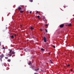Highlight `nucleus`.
I'll list each match as a JSON object with an SVG mask.
<instances>
[{
    "mask_svg": "<svg viewBox=\"0 0 74 74\" xmlns=\"http://www.w3.org/2000/svg\"><path fill=\"white\" fill-rule=\"evenodd\" d=\"M15 52H14V51H12V50H10V51L9 53L8 54V56L10 57H11V56H12V55H13V54H15Z\"/></svg>",
    "mask_w": 74,
    "mask_h": 74,
    "instance_id": "obj_1",
    "label": "nucleus"
},
{
    "mask_svg": "<svg viewBox=\"0 0 74 74\" xmlns=\"http://www.w3.org/2000/svg\"><path fill=\"white\" fill-rule=\"evenodd\" d=\"M0 57H1V59H3V57H4V55L2 54L1 55H0Z\"/></svg>",
    "mask_w": 74,
    "mask_h": 74,
    "instance_id": "obj_2",
    "label": "nucleus"
},
{
    "mask_svg": "<svg viewBox=\"0 0 74 74\" xmlns=\"http://www.w3.org/2000/svg\"><path fill=\"white\" fill-rule=\"evenodd\" d=\"M64 26V25L63 24H62L60 25V27L62 28V27H63Z\"/></svg>",
    "mask_w": 74,
    "mask_h": 74,
    "instance_id": "obj_3",
    "label": "nucleus"
},
{
    "mask_svg": "<svg viewBox=\"0 0 74 74\" xmlns=\"http://www.w3.org/2000/svg\"><path fill=\"white\" fill-rule=\"evenodd\" d=\"M43 38L44 42H46V41H47V39H46V38L45 37H44Z\"/></svg>",
    "mask_w": 74,
    "mask_h": 74,
    "instance_id": "obj_4",
    "label": "nucleus"
},
{
    "mask_svg": "<svg viewBox=\"0 0 74 74\" xmlns=\"http://www.w3.org/2000/svg\"><path fill=\"white\" fill-rule=\"evenodd\" d=\"M18 10H22V8L21 7H18Z\"/></svg>",
    "mask_w": 74,
    "mask_h": 74,
    "instance_id": "obj_5",
    "label": "nucleus"
},
{
    "mask_svg": "<svg viewBox=\"0 0 74 74\" xmlns=\"http://www.w3.org/2000/svg\"><path fill=\"white\" fill-rule=\"evenodd\" d=\"M30 29H31V30H34V28L33 27H31Z\"/></svg>",
    "mask_w": 74,
    "mask_h": 74,
    "instance_id": "obj_6",
    "label": "nucleus"
},
{
    "mask_svg": "<svg viewBox=\"0 0 74 74\" xmlns=\"http://www.w3.org/2000/svg\"><path fill=\"white\" fill-rule=\"evenodd\" d=\"M41 51H45V50L43 48H41Z\"/></svg>",
    "mask_w": 74,
    "mask_h": 74,
    "instance_id": "obj_7",
    "label": "nucleus"
},
{
    "mask_svg": "<svg viewBox=\"0 0 74 74\" xmlns=\"http://www.w3.org/2000/svg\"><path fill=\"white\" fill-rule=\"evenodd\" d=\"M8 62H10L11 61V60L10 59H9L8 60Z\"/></svg>",
    "mask_w": 74,
    "mask_h": 74,
    "instance_id": "obj_8",
    "label": "nucleus"
},
{
    "mask_svg": "<svg viewBox=\"0 0 74 74\" xmlns=\"http://www.w3.org/2000/svg\"><path fill=\"white\" fill-rule=\"evenodd\" d=\"M11 37L12 38H14V36L12 35V36H11Z\"/></svg>",
    "mask_w": 74,
    "mask_h": 74,
    "instance_id": "obj_9",
    "label": "nucleus"
},
{
    "mask_svg": "<svg viewBox=\"0 0 74 74\" xmlns=\"http://www.w3.org/2000/svg\"><path fill=\"white\" fill-rule=\"evenodd\" d=\"M71 23H70L68 25V26H71Z\"/></svg>",
    "mask_w": 74,
    "mask_h": 74,
    "instance_id": "obj_10",
    "label": "nucleus"
},
{
    "mask_svg": "<svg viewBox=\"0 0 74 74\" xmlns=\"http://www.w3.org/2000/svg\"><path fill=\"white\" fill-rule=\"evenodd\" d=\"M20 13H23V12H24V11H20Z\"/></svg>",
    "mask_w": 74,
    "mask_h": 74,
    "instance_id": "obj_11",
    "label": "nucleus"
},
{
    "mask_svg": "<svg viewBox=\"0 0 74 74\" xmlns=\"http://www.w3.org/2000/svg\"><path fill=\"white\" fill-rule=\"evenodd\" d=\"M37 17H38V19H40V16H39V15Z\"/></svg>",
    "mask_w": 74,
    "mask_h": 74,
    "instance_id": "obj_12",
    "label": "nucleus"
},
{
    "mask_svg": "<svg viewBox=\"0 0 74 74\" xmlns=\"http://www.w3.org/2000/svg\"><path fill=\"white\" fill-rule=\"evenodd\" d=\"M50 62L51 63H53V62H52V61H51V60H50Z\"/></svg>",
    "mask_w": 74,
    "mask_h": 74,
    "instance_id": "obj_13",
    "label": "nucleus"
},
{
    "mask_svg": "<svg viewBox=\"0 0 74 74\" xmlns=\"http://www.w3.org/2000/svg\"><path fill=\"white\" fill-rule=\"evenodd\" d=\"M46 20H47L45 18V19L43 20V21H44L45 22H46Z\"/></svg>",
    "mask_w": 74,
    "mask_h": 74,
    "instance_id": "obj_14",
    "label": "nucleus"
},
{
    "mask_svg": "<svg viewBox=\"0 0 74 74\" xmlns=\"http://www.w3.org/2000/svg\"><path fill=\"white\" fill-rule=\"evenodd\" d=\"M45 26H46L47 27H48V24H46V25H45Z\"/></svg>",
    "mask_w": 74,
    "mask_h": 74,
    "instance_id": "obj_15",
    "label": "nucleus"
},
{
    "mask_svg": "<svg viewBox=\"0 0 74 74\" xmlns=\"http://www.w3.org/2000/svg\"><path fill=\"white\" fill-rule=\"evenodd\" d=\"M45 30L46 31V32H48V31H47V29H45Z\"/></svg>",
    "mask_w": 74,
    "mask_h": 74,
    "instance_id": "obj_16",
    "label": "nucleus"
},
{
    "mask_svg": "<svg viewBox=\"0 0 74 74\" xmlns=\"http://www.w3.org/2000/svg\"><path fill=\"white\" fill-rule=\"evenodd\" d=\"M39 70V69H35V71H38V70Z\"/></svg>",
    "mask_w": 74,
    "mask_h": 74,
    "instance_id": "obj_17",
    "label": "nucleus"
},
{
    "mask_svg": "<svg viewBox=\"0 0 74 74\" xmlns=\"http://www.w3.org/2000/svg\"><path fill=\"white\" fill-rule=\"evenodd\" d=\"M53 48H55V46L53 45Z\"/></svg>",
    "mask_w": 74,
    "mask_h": 74,
    "instance_id": "obj_18",
    "label": "nucleus"
},
{
    "mask_svg": "<svg viewBox=\"0 0 74 74\" xmlns=\"http://www.w3.org/2000/svg\"><path fill=\"white\" fill-rule=\"evenodd\" d=\"M5 59H8V57H5Z\"/></svg>",
    "mask_w": 74,
    "mask_h": 74,
    "instance_id": "obj_19",
    "label": "nucleus"
},
{
    "mask_svg": "<svg viewBox=\"0 0 74 74\" xmlns=\"http://www.w3.org/2000/svg\"><path fill=\"white\" fill-rule=\"evenodd\" d=\"M30 2H33V0H30Z\"/></svg>",
    "mask_w": 74,
    "mask_h": 74,
    "instance_id": "obj_20",
    "label": "nucleus"
},
{
    "mask_svg": "<svg viewBox=\"0 0 74 74\" xmlns=\"http://www.w3.org/2000/svg\"><path fill=\"white\" fill-rule=\"evenodd\" d=\"M3 49H5V47H3Z\"/></svg>",
    "mask_w": 74,
    "mask_h": 74,
    "instance_id": "obj_21",
    "label": "nucleus"
},
{
    "mask_svg": "<svg viewBox=\"0 0 74 74\" xmlns=\"http://www.w3.org/2000/svg\"><path fill=\"white\" fill-rule=\"evenodd\" d=\"M67 67H69V66H70V64H68L67 65Z\"/></svg>",
    "mask_w": 74,
    "mask_h": 74,
    "instance_id": "obj_22",
    "label": "nucleus"
},
{
    "mask_svg": "<svg viewBox=\"0 0 74 74\" xmlns=\"http://www.w3.org/2000/svg\"><path fill=\"white\" fill-rule=\"evenodd\" d=\"M43 20L45 19V17H43Z\"/></svg>",
    "mask_w": 74,
    "mask_h": 74,
    "instance_id": "obj_23",
    "label": "nucleus"
},
{
    "mask_svg": "<svg viewBox=\"0 0 74 74\" xmlns=\"http://www.w3.org/2000/svg\"><path fill=\"white\" fill-rule=\"evenodd\" d=\"M31 64V63H29V65H30V64Z\"/></svg>",
    "mask_w": 74,
    "mask_h": 74,
    "instance_id": "obj_24",
    "label": "nucleus"
},
{
    "mask_svg": "<svg viewBox=\"0 0 74 74\" xmlns=\"http://www.w3.org/2000/svg\"><path fill=\"white\" fill-rule=\"evenodd\" d=\"M16 34H15L14 37H16Z\"/></svg>",
    "mask_w": 74,
    "mask_h": 74,
    "instance_id": "obj_25",
    "label": "nucleus"
},
{
    "mask_svg": "<svg viewBox=\"0 0 74 74\" xmlns=\"http://www.w3.org/2000/svg\"><path fill=\"white\" fill-rule=\"evenodd\" d=\"M0 59H1V62H2V59H1V58H0Z\"/></svg>",
    "mask_w": 74,
    "mask_h": 74,
    "instance_id": "obj_26",
    "label": "nucleus"
},
{
    "mask_svg": "<svg viewBox=\"0 0 74 74\" xmlns=\"http://www.w3.org/2000/svg\"><path fill=\"white\" fill-rule=\"evenodd\" d=\"M34 74H38V73H34Z\"/></svg>",
    "mask_w": 74,
    "mask_h": 74,
    "instance_id": "obj_27",
    "label": "nucleus"
},
{
    "mask_svg": "<svg viewBox=\"0 0 74 74\" xmlns=\"http://www.w3.org/2000/svg\"><path fill=\"white\" fill-rule=\"evenodd\" d=\"M38 11H37V12H36V13L37 14H38Z\"/></svg>",
    "mask_w": 74,
    "mask_h": 74,
    "instance_id": "obj_28",
    "label": "nucleus"
},
{
    "mask_svg": "<svg viewBox=\"0 0 74 74\" xmlns=\"http://www.w3.org/2000/svg\"><path fill=\"white\" fill-rule=\"evenodd\" d=\"M71 71H73V69H71Z\"/></svg>",
    "mask_w": 74,
    "mask_h": 74,
    "instance_id": "obj_29",
    "label": "nucleus"
},
{
    "mask_svg": "<svg viewBox=\"0 0 74 74\" xmlns=\"http://www.w3.org/2000/svg\"><path fill=\"white\" fill-rule=\"evenodd\" d=\"M30 14H32V12H31V11H30Z\"/></svg>",
    "mask_w": 74,
    "mask_h": 74,
    "instance_id": "obj_30",
    "label": "nucleus"
},
{
    "mask_svg": "<svg viewBox=\"0 0 74 74\" xmlns=\"http://www.w3.org/2000/svg\"><path fill=\"white\" fill-rule=\"evenodd\" d=\"M0 46H1V42H0Z\"/></svg>",
    "mask_w": 74,
    "mask_h": 74,
    "instance_id": "obj_31",
    "label": "nucleus"
},
{
    "mask_svg": "<svg viewBox=\"0 0 74 74\" xmlns=\"http://www.w3.org/2000/svg\"><path fill=\"white\" fill-rule=\"evenodd\" d=\"M49 55H50V53H49Z\"/></svg>",
    "mask_w": 74,
    "mask_h": 74,
    "instance_id": "obj_32",
    "label": "nucleus"
},
{
    "mask_svg": "<svg viewBox=\"0 0 74 74\" xmlns=\"http://www.w3.org/2000/svg\"><path fill=\"white\" fill-rule=\"evenodd\" d=\"M41 71H42V70H41Z\"/></svg>",
    "mask_w": 74,
    "mask_h": 74,
    "instance_id": "obj_33",
    "label": "nucleus"
},
{
    "mask_svg": "<svg viewBox=\"0 0 74 74\" xmlns=\"http://www.w3.org/2000/svg\"><path fill=\"white\" fill-rule=\"evenodd\" d=\"M21 27H22V26L21 25Z\"/></svg>",
    "mask_w": 74,
    "mask_h": 74,
    "instance_id": "obj_34",
    "label": "nucleus"
},
{
    "mask_svg": "<svg viewBox=\"0 0 74 74\" xmlns=\"http://www.w3.org/2000/svg\"><path fill=\"white\" fill-rule=\"evenodd\" d=\"M40 30H42V29H41Z\"/></svg>",
    "mask_w": 74,
    "mask_h": 74,
    "instance_id": "obj_35",
    "label": "nucleus"
}]
</instances>
